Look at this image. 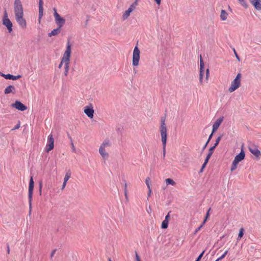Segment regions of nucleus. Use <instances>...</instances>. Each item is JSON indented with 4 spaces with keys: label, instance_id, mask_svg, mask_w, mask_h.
Masks as SVG:
<instances>
[{
    "label": "nucleus",
    "instance_id": "f257e3e1",
    "mask_svg": "<svg viewBox=\"0 0 261 261\" xmlns=\"http://www.w3.org/2000/svg\"><path fill=\"white\" fill-rule=\"evenodd\" d=\"M15 17L19 27L23 29L27 27V21L24 18L23 9L20 0H15L14 4Z\"/></svg>",
    "mask_w": 261,
    "mask_h": 261
},
{
    "label": "nucleus",
    "instance_id": "f03ea898",
    "mask_svg": "<svg viewBox=\"0 0 261 261\" xmlns=\"http://www.w3.org/2000/svg\"><path fill=\"white\" fill-rule=\"evenodd\" d=\"M71 54V44L69 41H68L66 43V49L63 55V56L61 58V62L59 65V68H61L63 65H64V66L65 67L66 64H67L68 63H70Z\"/></svg>",
    "mask_w": 261,
    "mask_h": 261
},
{
    "label": "nucleus",
    "instance_id": "7ed1b4c3",
    "mask_svg": "<svg viewBox=\"0 0 261 261\" xmlns=\"http://www.w3.org/2000/svg\"><path fill=\"white\" fill-rule=\"evenodd\" d=\"M160 131L163 144V156L165 157L166 154V146L167 143V127L165 124V119L162 118L161 120V124L160 127Z\"/></svg>",
    "mask_w": 261,
    "mask_h": 261
},
{
    "label": "nucleus",
    "instance_id": "20e7f679",
    "mask_svg": "<svg viewBox=\"0 0 261 261\" xmlns=\"http://www.w3.org/2000/svg\"><path fill=\"white\" fill-rule=\"evenodd\" d=\"M111 145L110 141L108 139H106L99 147V152L105 160H107L109 156V153L106 151V148L110 147Z\"/></svg>",
    "mask_w": 261,
    "mask_h": 261
},
{
    "label": "nucleus",
    "instance_id": "39448f33",
    "mask_svg": "<svg viewBox=\"0 0 261 261\" xmlns=\"http://www.w3.org/2000/svg\"><path fill=\"white\" fill-rule=\"evenodd\" d=\"M245 156V152H244L243 149H242L240 153L235 156L234 159L232 162V165H231V168H230V171L231 172L234 171L237 169L238 164H239V162H240L241 161H242V160H243L244 159Z\"/></svg>",
    "mask_w": 261,
    "mask_h": 261
},
{
    "label": "nucleus",
    "instance_id": "423d86ee",
    "mask_svg": "<svg viewBox=\"0 0 261 261\" xmlns=\"http://www.w3.org/2000/svg\"><path fill=\"white\" fill-rule=\"evenodd\" d=\"M242 74L240 73H238L235 79L231 83L230 86L228 89L229 92H232L239 88L241 86V79Z\"/></svg>",
    "mask_w": 261,
    "mask_h": 261
},
{
    "label": "nucleus",
    "instance_id": "0eeeda50",
    "mask_svg": "<svg viewBox=\"0 0 261 261\" xmlns=\"http://www.w3.org/2000/svg\"><path fill=\"white\" fill-rule=\"evenodd\" d=\"M140 51L137 46H136L134 49L133 53L132 64L134 66H137L139 65L140 60Z\"/></svg>",
    "mask_w": 261,
    "mask_h": 261
},
{
    "label": "nucleus",
    "instance_id": "6e6552de",
    "mask_svg": "<svg viewBox=\"0 0 261 261\" xmlns=\"http://www.w3.org/2000/svg\"><path fill=\"white\" fill-rule=\"evenodd\" d=\"M54 10V17L55 22L58 25L59 28H61L65 23V20L62 18L57 12L56 9L55 8Z\"/></svg>",
    "mask_w": 261,
    "mask_h": 261
},
{
    "label": "nucleus",
    "instance_id": "1a4fd4ad",
    "mask_svg": "<svg viewBox=\"0 0 261 261\" xmlns=\"http://www.w3.org/2000/svg\"><path fill=\"white\" fill-rule=\"evenodd\" d=\"M34 186V182L33 181V177H31L29 186V199L30 211L31 210L32 208V200Z\"/></svg>",
    "mask_w": 261,
    "mask_h": 261
},
{
    "label": "nucleus",
    "instance_id": "9d476101",
    "mask_svg": "<svg viewBox=\"0 0 261 261\" xmlns=\"http://www.w3.org/2000/svg\"><path fill=\"white\" fill-rule=\"evenodd\" d=\"M84 112L89 118L91 119L93 118L94 114L93 105L89 103L88 105L85 106L84 109Z\"/></svg>",
    "mask_w": 261,
    "mask_h": 261
},
{
    "label": "nucleus",
    "instance_id": "9b49d317",
    "mask_svg": "<svg viewBox=\"0 0 261 261\" xmlns=\"http://www.w3.org/2000/svg\"><path fill=\"white\" fill-rule=\"evenodd\" d=\"M54 147V139L52 135L48 137L47 143L45 147V151L47 152L53 149Z\"/></svg>",
    "mask_w": 261,
    "mask_h": 261
},
{
    "label": "nucleus",
    "instance_id": "f8f14e48",
    "mask_svg": "<svg viewBox=\"0 0 261 261\" xmlns=\"http://www.w3.org/2000/svg\"><path fill=\"white\" fill-rule=\"evenodd\" d=\"M248 149L250 152L255 155L257 158H259L261 155L260 151L257 148V147L252 144L249 146Z\"/></svg>",
    "mask_w": 261,
    "mask_h": 261
},
{
    "label": "nucleus",
    "instance_id": "ddd939ff",
    "mask_svg": "<svg viewBox=\"0 0 261 261\" xmlns=\"http://www.w3.org/2000/svg\"><path fill=\"white\" fill-rule=\"evenodd\" d=\"M3 24L5 25L7 29L9 31V32L10 33L12 31V23L10 21V20L8 18L7 13L5 12V17L3 19Z\"/></svg>",
    "mask_w": 261,
    "mask_h": 261
},
{
    "label": "nucleus",
    "instance_id": "4468645a",
    "mask_svg": "<svg viewBox=\"0 0 261 261\" xmlns=\"http://www.w3.org/2000/svg\"><path fill=\"white\" fill-rule=\"evenodd\" d=\"M12 106L15 109L21 111H25L27 109V107L19 101H16Z\"/></svg>",
    "mask_w": 261,
    "mask_h": 261
},
{
    "label": "nucleus",
    "instance_id": "2eb2a0df",
    "mask_svg": "<svg viewBox=\"0 0 261 261\" xmlns=\"http://www.w3.org/2000/svg\"><path fill=\"white\" fill-rule=\"evenodd\" d=\"M223 120V117H221L218 119L213 125V133H214L219 127Z\"/></svg>",
    "mask_w": 261,
    "mask_h": 261
},
{
    "label": "nucleus",
    "instance_id": "dca6fc26",
    "mask_svg": "<svg viewBox=\"0 0 261 261\" xmlns=\"http://www.w3.org/2000/svg\"><path fill=\"white\" fill-rule=\"evenodd\" d=\"M250 3L255 8L256 10H261L260 0H249Z\"/></svg>",
    "mask_w": 261,
    "mask_h": 261
},
{
    "label": "nucleus",
    "instance_id": "f3484780",
    "mask_svg": "<svg viewBox=\"0 0 261 261\" xmlns=\"http://www.w3.org/2000/svg\"><path fill=\"white\" fill-rule=\"evenodd\" d=\"M1 76L5 77L6 79L12 80H17L21 77L20 75H18L16 76L11 75L10 74H5L2 73Z\"/></svg>",
    "mask_w": 261,
    "mask_h": 261
},
{
    "label": "nucleus",
    "instance_id": "a211bd4d",
    "mask_svg": "<svg viewBox=\"0 0 261 261\" xmlns=\"http://www.w3.org/2000/svg\"><path fill=\"white\" fill-rule=\"evenodd\" d=\"M43 0H39V22H40V20L42 18V17L43 16Z\"/></svg>",
    "mask_w": 261,
    "mask_h": 261
},
{
    "label": "nucleus",
    "instance_id": "6ab92c4d",
    "mask_svg": "<svg viewBox=\"0 0 261 261\" xmlns=\"http://www.w3.org/2000/svg\"><path fill=\"white\" fill-rule=\"evenodd\" d=\"M16 91V89L15 87L13 85H9L7 87L4 91V93L5 94H8L10 93H15Z\"/></svg>",
    "mask_w": 261,
    "mask_h": 261
},
{
    "label": "nucleus",
    "instance_id": "aec40b11",
    "mask_svg": "<svg viewBox=\"0 0 261 261\" xmlns=\"http://www.w3.org/2000/svg\"><path fill=\"white\" fill-rule=\"evenodd\" d=\"M211 210V208H210L208 210V211L206 213V216H205V218L204 219V220H203V223H202L201 224V225L198 227L196 230H195V233H197L198 231H199L201 228L203 227V225L206 223V222L207 221V219L210 216V211Z\"/></svg>",
    "mask_w": 261,
    "mask_h": 261
},
{
    "label": "nucleus",
    "instance_id": "412c9836",
    "mask_svg": "<svg viewBox=\"0 0 261 261\" xmlns=\"http://www.w3.org/2000/svg\"><path fill=\"white\" fill-rule=\"evenodd\" d=\"M204 68H200V69H199V83L201 85H203V78L204 73Z\"/></svg>",
    "mask_w": 261,
    "mask_h": 261
},
{
    "label": "nucleus",
    "instance_id": "4be33fe9",
    "mask_svg": "<svg viewBox=\"0 0 261 261\" xmlns=\"http://www.w3.org/2000/svg\"><path fill=\"white\" fill-rule=\"evenodd\" d=\"M228 13L224 10L221 11L220 18L222 20L224 21L227 19L228 17Z\"/></svg>",
    "mask_w": 261,
    "mask_h": 261
},
{
    "label": "nucleus",
    "instance_id": "5701e85b",
    "mask_svg": "<svg viewBox=\"0 0 261 261\" xmlns=\"http://www.w3.org/2000/svg\"><path fill=\"white\" fill-rule=\"evenodd\" d=\"M60 29L61 28L58 27L57 29H54L50 33L48 34V36L51 37L53 36H56L58 35L61 32Z\"/></svg>",
    "mask_w": 261,
    "mask_h": 261
},
{
    "label": "nucleus",
    "instance_id": "b1692460",
    "mask_svg": "<svg viewBox=\"0 0 261 261\" xmlns=\"http://www.w3.org/2000/svg\"><path fill=\"white\" fill-rule=\"evenodd\" d=\"M132 11L130 10V9H128L124 12V13L123 14L122 17L124 20L126 19L130 15V13Z\"/></svg>",
    "mask_w": 261,
    "mask_h": 261
},
{
    "label": "nucleus",
    "instance_id": "393cba45",
    "mask_svg": "<svg viewBox=\"0 0 261 261\" xmlns=\"http://www.w3.org/2000/svg\"><path fill=\"white\" fill-rule=\"evenodd\" d=\"M69 65H70V63H68L67 64H66L65 66L64 67V69H65L64 75L66 76H67L68 74V72H69Z\"/></svg>",
    "mask_w": 261,
    "mask_h": 261
},
{
    "label": "nucleus",
    "instance_id": "a878e982",
    "mask_svg": "<svg viewBox=\"0 0 261 261\" xmlns=\"http://www.w3.org/2000/svg\"><path fill=\"white\" fill-rule=\"evenodd\" d=\"M165 181L167 185H171L172 186H175L176 185L175 182L171 178H167Z\"/></svg>",
    "mask_w": 261,
    "mask_h": 261
},
{
    "label": "nucleus",
    "instance_id": "bb28decb",
    "mask_svg": "<svg viewBox=\"0 0 261 261\" xmlns=\"http://www.w3.org/2000/svg\"><path fill=\"white\" fill-rule=\"evenodd\" d=\"M244 228H241L240 229L239 232V234H238V237L237 238L238 240H240L243 237V236L244 235Z\"/></svg>",
    "mask_w": 261,
    "mask_h": 261
},
{
    "label": "nucleus",
    "instance_id": "cd10ccee",
    "mask_svg": "<svg viewBox=\"0 0 261 261\" xmlns=\"http://www.w3.org/2000/svg\"><path fill=\"white\" fill-rule=\"evenodd\" d=\"M127 184L126 181H125L124 185V195L125 198L126 199H128V196H127Z\"/></svg>",
    "mask_w": 261,
    "mask_h": 261
},
{
    "label": "nucleus",
    "instance_id": "c85d7f7f",
    "mask_svg": "<svg viewBox=\"0 0 261 261\" xmlns=\"http://www.w3.org/2000/svg\"><path fill=\"white\" fill-rule=\"evenodd\" d=\"M169 222L167 221V220H164L162 223V228L163 229H166L168 226Z\"/></svg>",
    "mask_w": 261,
    "mask_h": 261
},
{
    "label": "nucleus",
    "instance_id": "c756f323",
    "mask_svg": "<svg viewBox=\"0 0 261 261\" xmlns=\"http://www.w3.org/2000/svg\"><path fill=\"white\" fill-rule=\"evenodd\" d=\"M71 174L69 172H68L66 173L64 178V182H67V181L69 180V179L70 178Z\"/></svg>",
    "mask_w": 261,
    "mask_h": 261
},
{
    "label": "nucleus",
    "instance_id": "7c9ffc66",
    "mask_svg": "<svg viewBox=\"0 0 261 261\" xmlns=\"http://www.w3.org/2000/svg\"><path fill=\"white\" fill-rule=\"evenodd\" d=\"M240 4L244 8H247L248 7V5L245 0H238Z\"/></svg>",
    "mask_w": 261,
    "mask_h": 261
},
{
    "label": "nucleus",
    "instance_id": "2f4dec72",
    "mask_svg": "<svg viewBox=\"0 0 261 261\" xmlns=\"http://www.w3.org/2000/svg\"><path fill=\"white\" fill-rule=\"evenodd\" d=\"M221 138H222V136H219V137L217 138V139H216V142H215V143L214 145L213 146V147H214V148H216V147L217 146V145H218V144L219 143V142H220V140H221Z\"/></svg>",
    "mask_w": 261,
    "mask_h": 261
},
{
    "label": "nucleus",
    "instance_id": "473e14b6",
    "mask_svg": "<svg viewBox=\"0 0 261 261\" xmlns=\"http://www.w3.org/2000/svg\"><path fill=\"white\" fill-rule=\"evenodd\" d=\"M137 5L138 4L136 2H134L130 6L128 9H130V10L133 11L134 10H135Z\"/></svg>",
    "mask_w": 261,
    "mask_h": 261
},
{
    "label": "nucleus",
    "instance_id": "72a5a7b5",
    "mask_svg": "<svg viewBox=\"0 0 261 261\" xmlns=\"http://www.w3.org/2000/svg\"><path fill=\"white\" fill-rule=\"evenodd\" d=\"M215 148H214L213 146L211 147L209 149L208 153L207 155L208 156L211 157V156L212 155V154L213 153V152H214V150Z\"/></svg>",
    "mask_w": 261,
    "mask_h": 261
},
{
    "label": "nucleus",
    "instance_id": "f704fd0d",
    "mask_svg": "<svg viewBox=\"0 0 261 261\" xmlns=\"http://www.w3.org/2000/svg\"><path fill=\"white\" fill-rule=\"evenodd\" d=\"M145 184L147 187V188H151L150 186V179L149 177H147L145 179Z\"/></svg>",
    "mask_w": 261,
    "mask_h": 261
},
{
    "label": "nucleus",
    "instance_id": "c9c22d12",
    "mask_svg": "<svg viewBox=\"0 0 261 261\" xmlns=\"http://www.w3.org/2000/svg\"><path fill=\"white\" fill-rule=\"evenodd\" d=\"M228 253V250H226L224 253L220 256L219 257L217 260L216 261H219L220 260H221L222 259H223V258H224L226 256V255Z\"/></svg>",
    "mask_w": 261,
    "mask_h": 261
},
{
    "label": "nucleus",
    "instance_id": "e433bc0d",
    "mask_svg": "<svg viewBox=\"0 0 261 261\" xmlns=\"http://www.w3.org/2000/svg\"><path fill=\"white\" fill-rule=\"evenodd\" d=\"M200 68H204V62L202 59L201 56H200Z\"/></svg>",
    "mask_w": 261,
    "mask_h": 261
},
{
    "label": "nucleus",
    "instance_id": "4c0bfd02",
    "mask_svg": "<svg viewBox=\"0 0 261 261\" xmlns=\"http://www.w3.org/2000/svg\"><path fill=\"white\" fill-rule=\"evenodd\" d=\"M209 76H210V70H209V69H207L206 70V76H205V79L206 81H208Z\"/></svg>",
    "mask_w": 261,
    "mask_h": 261
},
{
    "label": "nucleus",
    "instance_id": "58836bf2",
    "mask_svg": "<svg viewBox=\"0 0 261 261\" xmlns=\"http://www.w3.org/2000/svg\"><path fill=\"white\" fill-rule=\"evenodd\" d=\"M204 253V251H203V252H202V253H201L199 255V256L198 257V258H197V259H196V261H199V260L201 259V257H202V256H203V255Z\"/></svg>",
    "mask_w": 261,
    "mask_h": 261
},
{
    "label": "nucleus",
    "instance_id": "ea45409f",
    "mask_svg": "<svg viewBox=\"0 0 261 261\" xmlns=\"http://www.w3.org/2000/svg\"><path fill=\"white\" fill-rule=\"evenodd\" d=\"M206 165H207V164H205V163H203V165H202V167H201V169H200V173H202V172H203V169L205 168V166H206Z\"/></svg>",
    "mask_w": 261,
    "mask_h": 261
},
{
    "label": "nucleus",
    "instance_id": "a19ab883",
    "mask_svg": "<svg viewBox=\"0 0 261 261\" xmlns=\"http://www.w3.org/2000/svg\"><path fill=\"white\" fill-rule=\"evenodd\" d=\"M42 184L40 182L39 184V193L40 195H41L42 193Z\"/></svg>",
    "mask_w": 261,
    "mask_h": 261
},
{
    "label": "nucleus",
    "instance_id": "79ce46f5",
    "mask_svg": "<svg viewBox=\"0 0 261 261\" xmlns=\"http://www.w3.org/2000/svg\"><path fill=\"white\" fill-rule=\"evenodd\" d=\"M148 198L151 196L152 191H151V188H148Z\"/></svg>",
    "mask_w": 261,
    "mask_h": 261
},
{
    "label": "nucleus",
    "instance_id": "37998d69",
    "mask_svg": "<svg viewBox=\"0 0 261 261\" xmlns=\"http://www.w3.org/2000/svg\"><path fill=\"white\" fill-rule=\"evenodd\" d=\"M210 158H211L210 156H208L207 155L206 159H205L204 163H205L207 164L208 162V160H210Z\"/></svg>",
    "mask_w": 261,
    "mask_h": 261
},
{
    "label": "nucleus",
    "instance_id": "c03bdc74",
    "mask_svg": "<svg viewBox=\"0 0 261 261\" xmlns=\"http://www.w3.org/2000/svg\"><path fill=\"white\" fill-rule=\"evenodd\" d=\"M136 261H141L140 257L137 252H136Z\"/></svg>",
    "mask_w": 261,
    "mask_h": 261
},
{
    "label": "nucleus",
    "instance_id": "a18cd8bd",
    "mask_svg": "<svg viewBox=\"0 0 261 261\" xmlns=\"http://www.w3.org/2000/svg\"><path fill=\"white\" fill-rule=\"evenodd\" d=\"M169 218H170V215H169V213L165 217V219L164 220H167V221L169 222Z\"/></svg>",
    "mask_w": 261,
    "mask_h": 261
},
{
    "label": "nucleus",
    "instance_id": "49530a36",
    "mask_svg": "<svg viewBox=\"0 0 261 261\" xmlns=\"http://www.w3.org/2000/svg\"><path fill=\"white\" fill-rule=\"evenodd\" d=\"M66 184L67 182H63V185H62V188L61 189L63 190L64 189V188H65L66 186Z\"/></svg>",
    "mask_w": 261,
    "mask_h": 261
},
{
    "label": "nucleus",
    "instance_id": "de8ad7c7",
    "mask_svg": "<svg viewBox=\"0 0 261 261\" xmlns=\"http://www.w3.org/2000/svg\"><path fill=\"white\" fill-rule=\"evenodd\" d=\"M155 2L158 6H160L161 3V0H154Z\"/></svg>",
    "mask_w": 261,
    "mask_h": 261
},
{
    "label": "nucleus",
    "instance_id": "09e8293b",
    "mask_svg": "<svg viewBox=\"0 0 261 261\" xmlns=\"http://www.w3.org/2000/svg\"><path fill=\"white\" fill-rule=\"evenodd\" d=\"M233 51H234V54L236 55V58L239 60V56H238V54H237L235 49H233Z\"/></svg>",
    "mask_w": 261,
    "mask_h": 261
},
{
    "label": "nucleus",
    "instance_id": "8fccbe9b",
    "mask_svg": "<svg viewBox=\"0 0 261 261\" xmlns=\"http://www.w3.org/2000/svg\"><path fill=\"white\" fill-rule=\"evenodd\" d=\"M213 133H213V132H212V134L210 135V136H209V138H208V140H207V142H210V140L211 139V138H212V136H213Z\"/></svg>",
    "mask_w": 261,
    "mask_h": 261
},
{
    "label": "nucleus",
    "instance_id": "3c124183",
    "mask_svg": "<svg viewBox=\"0 0 261 261\" xmlns=\"http://www.w3.org/2000/svg\"><path fill=\"white\" fill-rule=\"evenodd\" d=\"M19 127H20V124H18L16 125L15 126V127L13 129H12V130H14V129H18Z\"/></svg>",
    "mask_w": 261,
    "mask_h": 261
},
{
    "label": "nucleus",
    "instance_id": "603ef678",
    "mask_svg": "<svg viewBox=\"0 0 261 261\" xmlns=\"http://www.w3.org/2000/svg\"><path fill=\"white\" fill-rule=\"evenodd\" d=\"M55 252H56V250H54L51 252V254H50V257H53V256L54 255V254H55Z\"/></svg>",
    "mask_w": 261,
    "mask_h": 261
},
{
    "label": "nucleus",
    "instance_id": "864d4df0",
    "mask_svg": "<svg viewBox=\"0 0 261 261\" xmlns=\"http://www.w3.org/2000/svg\"><path fill=\"white\" fill-rule=\"evenodd\" d=\"M71 145H72V150H73V151L74 152L75 151V147H74V146L73 143H71Z\"/></svg>",
    "mask_w": 261,
    "mask_h": 261
},
{
    "label": "nucleus",
    "instance_id": "5fc2aeb1",
    "mask_svg": "<svg viewBox=\"0 0 261 261\" xmlns=\"http://www.w3.org/2000/svg\"><path fill=\"white\" fill-rule=\"evenodd\" d=\"M208 143H209V142H206V143H205V145H204V146H203V149H205V148H206V147L207 146V144H208Z\"/></svg>",
    "mask_w": 261,
    "mask_h": 261
},
{
    "label": "nucleus",
    "instance_id": "6e6d98bb",
    "mask_svg": "<svg viewBox=\"0 0 261 261\" xmlns=\"http://www.w3.org/2000/svg\"><path fill=\"white\" fill-rule=\"evenodd\" d=\"M7 252L8 253H9V252H10V250H9V246L8 247V250H7Z\"/></svg>",
    "mask_w": 261,
    "mask_h": 261
},
{
    "label": "nucleus",
    "instance_id": "4d7b16f0",
    "mask_svg": "<svg viewBox=\"0 0 261 261\" xmlns=\"http://www.w3.org/2000/svg\"><path fill=\"white\" fill-rule=\"evenodd\" d=\"M139 1V0H136V1H135V2H136V3L138 4V1Z\"/></svg>",
    "mask_w": 261,
    "mask_h": 261
},
{
    "label": "nucleus",
    "instance_id": "13d9d810",
    "mask_svg": "<svg viewBox=\"0 0 261 261\" xmlns=\"http://www.w3.org/2000/svg\"><path fill=\"white\" fill-rule=\"evenodd\" d=\"M109 261H112V260L110 258H109Z\"/></svg>",
    "mask_w": 261,
    "mask_h": 261
}]
</instances>
